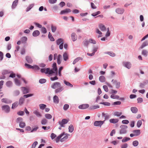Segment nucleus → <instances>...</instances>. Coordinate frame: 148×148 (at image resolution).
<instances>
[{
    "label": "nucleus",
    "instance_id": "4c0bfd02",
    "mask_svg": "<svg viewBox=\"0 0 148 148\" xmlns=\"http://www.w3.org/2000/svg\"><path fill=\"white\" fill-rule=\"evenodd\" d=\"M25 66L27 68L34 69V66H32L31 65L28 64L27 63L25 64Z\"/></svg>",
    "mask_w": 148,
    "mask_h": 148
},
{
    "label": "nucleus",
    "instance_id": "bb28decb",
    "mask_svg": "<svg viewBox=\"0 0 148 148\" xmlns=\"http://www.w3.org/2000/svg\"><path fill=\"white\" fill-rule=\"evenodd\" d=\"M18 0H15L13 3L12 8L13 9L15 8L18 3Z\"/></svg>",
    "mask_w": 148,
    "mask_h": 148
},
{
    "label": "nucleus",
    "instance_id": "774afa93",
    "mask_svg": "<svg viewBox=\"0 0 148 148\" xmlns=\"http://www.w3.org/2000/svg\"><path fill=\"white\" fill-rule=\"evenodd\" d=\"M25 49L24 48H22L21 50V54H24L25 53Z\"/></svg>",
    "mask_w": 148,
    "mask_h": 148
},
{
    "label": "nucleus",
    "instance_id": "c85d7f7f",
    "mask_svg": "<svg viewBox=\"0 0 148 148\" xmlns=\"http://www.w3.org/2000/svg\"><path fill=\"white\" fill-rule=\"evenodd\" d=\"M122 114V112H116L114 113V115L118 117L120 116Z\"/></svg>",
    "mask_w": 148,
    "mask_h": 148
},
{
    "label": "nucleus",
    "instance_id": "13d9d810",
    "mask_svg": "<svg viewBox=\"0 0 148 148\" xmlns=\"http://www.w3.org/2000/svg\"><path fill=\"white\" fill-rule=\"evenodd\" d=\"M33 94H29L26 95H23V97L25 98H27L33 96Z\"/></svg>",
    "mask_w": 148,
    "mask_h": 148
},
{
    "label": "nucleus",
    "instance_id": "de8ad7c7",
    "mask_svg": "<svg viewBox=\"0 0 148 148\" xmlns=\"http://www.w3.org/2000/svg\"><path fill=\"white\" fill-rule=\"evenodd\" d=\"M47 123V120L45 119H43L41 121V123L42 125H45Z\"/></svg>",
    "mask_w": 148,
    "mask_h": 148
},
{
    "label": "nucleus",
    "instance_id": "39448f33",
    "mask_svg": "<svg viewBox=\"0 0 148 148\" xmlns=\"http://www.w3.org/2000/svg\"><path fill=\"white\" fill-rule=\"evenodd\" d=\"M105 120L103 121H96L94 123V125L95 126L101 127L104 123Z\"/></svg>",
    "mask_w": 148,
    "mask_h": 148
},
{
    "label": "nucleus",
    "instance_id": "69168bd1",
    "mask_svg": "<svg viewBox=\"0 0 148 148\" xmlns=\"http://www.w3.org/2000/svg\"><path fill=\"white\" fill-rule=\"evenodd\" d=\"M128 146V145L127 143L123 144L121 145V148H127Z\"/></svg>",
    "mask_w": 148,
    "mask_h": 148
},
{
    "label": "nucleus",
    "instance_id": "338daca9",
    "mask_svg": "<svg viewBox=\"0 0 148 148\" xmlns=\"http://www.w3.org/2000/svg\"><path fill=\"white\" fill-rule=\"evenodd\" d=\"M56 135L53 133H52L51 135V137L52 140L54 139L56 137Z\"/></svg>",
    "mask_w": 148,
    "mask_h": 148
},
{
    "label": "nucleus",
    "instance_id": "4be33fe9",
    "mask_svg": "<svg viewBox=\"0 0 148 148\" xmlns=\"http://www.w3.org/2000/svg\"><path fill=\"white\" fill-rule=\"evenodd\" d=\"M63 90V87L60 86V87H58V88H57L55 90V92L56 93L60 92H61Z\"/></svg>",
    "mask_w": 148,
    "mask_h": 148
},
{
    "label": "nucleus",
    "instance_id": "c9c22d12",
    "mask_svg": "<svg viewBox=\"0 0 148 148\" xmlns=\"http://www.w3.org/2000/svg\"><path fill=\"white\" fill-rule=\"evenodd\" d=\"M39 106L40 108L42 110H43L44 109H45L46 106V105L43 104H41L39 105Z\"/></svg>",
    "mask_w": 148,
    "mask_h": 148
},
{
    "label": "nucleus",
    "instance_id": "49530a36",
    "mask_svg": "<svg viewBox=\"0 0 148 148\" xmlns=\"http://www.w3.org/2000/svg\"><path fill=\"white\" fill-rule=\"evenodd\" d=\"M15 81L16 84L18 86H19L20 85L21 83L20 81L16 78L15 79Z\"/></svg>",
    "mask_w": 148,
    "mask_h": 148
},
{
    "label": "nucleus",
    "instance_id": "412c9836",
    "mask_svg": "<svg viewBox=\"0 0 148 148\" xmlns=\"http://www.w3.org/2000/svg\"><path fill=\"white\" fill-rule=\"evenodd\" d=\"M26 60L28 63H32L33 62V60L29 56H26Z\"/></svg>",
    "mask_w": 148,
    "mask_h": 148
},
{
    "label": "nucleus",
    "instance_id": "7c9ffc66",
    "mask_svg": "<svg viewBox=\"0 0 148 148\" xmlns=\"http://www.w3.org/2000/svg\"><path fill=\"white\" fill-rule=\"evenodd\" d=\"M18 105V102L17 101H16L13 103L12 104V109H14L15 108H16Z\"/></svg>",
    "mask_w": 148,
    "mask_h": 148
},
{
    "label": "nucleus",
    "instance_id": "393cba45",
    "mask_svg": "<svg viewBox=\"0 0 148 148\" xmlns=\"http://www.w3.org/2000/svg\"><path fill=\"white\" fill-rule=\"evenodd\" d=\"M34 113L38 117H40L42 116V115L37 110H35L34 112Z\"/></svg>",
    "mask_w": 148,
    "mask_h": 148
},
{
    "label": "nucleus",
    "instance_id": "cd10ccee",
    "mask_svg": "<svg viewBox=\"0 0 148 148\" xmlns=\"http://www.w3.org/2000/svg\"><path fill=\"white\" fill-rule=\"evenodd\" d=\"M99 81L101 82H104L106 81V79L103 76H101L99 77Z\"/></svg>",
    "mask_w": 148,
    "mask_h": 148
},
{
    "label": "nucleus",
    "instance_id": "58836bf2",
    "mask_svg": "<svg viewBox=\"0 0 148 148\" xmlns=\"http://www.w3.org/2000/svg\"><path fill=\"white\" fill-rule=\"evenodd\" d=\"M106 53L112 57H114L115 56V54L112 52H107Z\"/></svg>",
    "mask_w": 148,
    "mask_h": 148
},
{
    "label": "nucleus",
    "instance_id": "72a5a7b5",
    "mask_svg": "<svg viewBox=\"0 0 148 148\" xmlns=\"http://www.w3.org/2000/svg\"><path fill=\"white\" fill-rule=\"evenodd\" d=\"M111 98L113 99H118L119 98V96L118 95L112 94L110 96Z\"/></svg>",
    "mask_w": 148,
    "mask_h": 148
},
{
    "label": "nucleus",
    "instance_id": "9b49d317",
    "mask_svg": "<svg viewBox=\"0 0 148 148\" xmlns=\"http://www.w3.org/2000/svg\"><path fill=\"white\" fill-rule=\"evenodd\" d=\"M123 64L128 69H130L131 66V63L128 62H123Z\"/></svg>",
    "mask_w": 148,
    "mask_h": 148
},
{
    "label": "nucleus",
    "instance_id": "f3484780",
    "mask_svg": "<svg viewBox=\"0 0 148 148\" xmlns=\"http://www.w3.org/2000/svg\"><path fill=\"white\" fill-rule=\"evenodd\" d=\"M21 89L23 94H25L29 92V89L25 87H22Z\"/></svg>",
    "mask_w": 148,
    "mask_h": 148
},
{
    "label": "nucleus",
    "instance_id": "a18cd8bd",
    "mask_svg": "<svg viewBox=\"0 0 148 148\" xmlns=\"http://www.w3.org/2000/svg\"><path fill=\"white\" fill-rule=\"evenodd\" d=\"M45 116L46 118L48 119H50L52 117L51 115L49 114H46L45 115Z\"/></svg>",
    "mask_w": 148,
    "mask_h": 148
},
{
    "label": "nucleus",
    "instance_id": "4d7b16f0",
    "mask_svg": "<svg viewBox=\"0 0 148 148\" xmlns=\"http://www.w3.org/2000/svg\"><path fill=\"white\" fill-rule=\"evenodd\" d=\"M33 6V4L30 5L27 8L26 11L28 12L29 11Z\"/></svg>",
    "mask_w": 148,
    "mask_h": 148
},
{
    "label": "nucleus",
    "instance_id": "b1692460",
    "mask_svg": "<svg viewBox=\"0 0 148 148\" xmlns=\"http://www.w3.org/2000/svg\"><path fill=\"white\" fill-rule=\"evenodd\" d=\"M133 132L134 133L135 136H138L140 134V131L139 130H134Z\"/></svg>",
    "mask_w": 148,
    "mask_h": 148
},
{
    "label": "nucleus",
    "instance_id": "6ab92c4d",
    "mask_svg": "<svg viewBox=\"0 0 148 148\" xmlns=\"http://www.w3.org/2000/svg\"><path fill=\"white\" fill-rule=\"evenodd\" d=\"M109 121L110 123L115 124L118 122L119 120L117 119H110Z\"/></svg>",
    "mask_w": 148,
    "mask_h": 148
},
{
    "label": "nucleus",
    "instance_id": "2eb2a0df",
    "mask_svg": "<svg viewBox=\"0 0 148 148\" xmlns=\"http://www.w3.org/2000/svg\"><path fill=\"white\" fill-rule=\"evenodd\" d=\"M53 99L54 102L56 103H58L59 102V99L56 95H55L53 97Z\"/></svg>",
    "mask_w": 148,
    "mask_h": 148
},
{
    "label": "nucleus",
    "instance_id": "052dcab7",
    "mask_svg": "<svg viewBox=\"0 0 148 148\" xmlns=\"http://www.w3.org/2000/svg\"><path fill=\"white\" fill-rule=\"evenodd\" d=\"M6 84L7 86L10 87L12 86V83L11 81H9L6 82Z\"/></svg>",
    "mask_w": 148,
    "mask_h": 148
},
{
    "label": "nucleus",
    "instance_id": "f704fd0d",
    "mask_svg": "<svg viewBox=\"0 0 148 148\" xmlns=\"http://www.w3.org/2000/svg\"><path fill=\"white\" fill-rule=\"evenodd\" d=\"M69 132H72L74 130V127L73 125H71L69 127Z\"/></svg>",
    "mask_w": 148,
    "mask_h": 148
},
{
    "label": "nucleus",
    "instance_id": "680f3d73",
    "mask_svg": "<svg viewBox=\"0 0 148 148\" xmlns=\"http://www.w3.org/2000/svg\"><path fill=\"white\" fill-rule=\"evenodd\" d=\"M142 124V121L140 120H139L138 121L137 123V126L138 127H139L141 126Z\"/></svg>",
    "mask_w": 148,
    "mask_h": 148
},
{
    "label": "nucleus",
    "instance_id": "c756f323",
    "mask_svg": "<svg viewBox=\"0 0 148 148\" xmlns=\"http://www.w3.org/2000/svg\"><path fill=\"white\" fill-rule=\"evenodd\" d=\"M64 83L67 86H69L70 87H73V85L72 84L65 80H64Z\"/></svg>",
    "mask_w": 148,
    "mask_h": 148
},
{
    "label": "nucleus",
    "instance_id": "09e8293b",
    "mask_svg": "<svg viewBox=\"0 0 148 148\" xmlns=\"http://www.w3.org/2000/svg\"><path fill=\"white\" fill-rule=\"evenodd\" d=\"M147 53L148 52L147 50H144L142 51V55L146 57L147 55Z\"/></svg>",
    "mask_w": 148,
    "mask_h": 148
},
{
    "label": "nucleus",
    "instance_id": "423d86ee",
    "mask_svg": "<svg viewBox=\"0 0 148 148\" xmlns=\"http://www.w3.org/2000/svg\"><path fill=\"white\" fill-rule=\"evenodd\" d=\"M61 84L60 83L57 82L53 83L51 86V87L53 89H56L60 87Z\"/></svg>",
    "mask_w": 148,
    "mask_h": 148
},
{
    "label": "nucleus",
    "instance_id": "4468645a",
    "mask_svg": "<svg viewBox=\"0 0 148 148\" xmlns=\"http://www.w3.org/2000/svg\"><path fill=\"white\" fill-rule=\"evenodd\" d=\"M1 101L3 102H4L6 103H11L12 101L6 98H3L1 100Z\"/></svg>",
    "mask_w": 148,
    "mask_h": 148
},
{
    "label": "nucleus",
    "instance_id": "a878e982",
    "mask_svg": "<svg viewBox=\"0 0 148 148\" xmlns=\"http://www.w3.org/2000/svg\"><path fill=\"white\" fill-rule=\"evenodd\" d=\"M40 33L39 31L38 30H37L34 31L33 32L32 34V35L33 36H37L39 35Z\"/></svg>",
    "mask_w": 148,
    "mask_h": 148
},
{
    "label": "nucleus",
    "instance_id": "603ef678",
    "mask_svg": "<svg viewBox=\"0 0 148 148\" xmlns=\"http://www.w3.org/2000/svg\"><path fill=\"white\" fill-rule=\"evenodd\" d=\"M96 32L97 33L100 35L99 36H98V38L102 36L101 35L102 34V32L98 29H96Z\"/></svg>",
    "mask_w": 148,
    "mask_h": 148
},
{
    "label": "nucleus",
    "instance_id": "e433bc0d",
    "mask_svg": "<svg viewBox=\"0 0 148 148\" xmlns=\"http://www.w3.org/2000/svg\"><path fill=\"white\" fill-rule=\"evenodd\" d=\"M27 40V38L26 37H23L22 38L21 42L23 43H25Z\"/></svg>",
    "mask_w": 148,
    "mask_h": 148
},
{
    "label": "nucleus",
    "instance_id": "dca6fc26",
    "mask_svg": "<svg viewBox=\"0 0 148 148\" xmlns=\"http://www.w3.org/2000/svg\"><path fill=\"white\" fill-rule=\"evenodd\" d=\"M99 27L100 29L102 31H104L106 30V28L105 26L102 24H100L99 25Z\"/></svg>",
    "mask_w": 148,
    "mask_h": 148
},
{
    "label": "nucleus",
    "instance_id": "f03ea898",
    "mask_svg": "<svg viewBox=\"0 0 148 148\" xmlns=\"http://www.w3.org/2000/svg\"><path fill=\"white\" fill-rule=\"evenodd\" d=\"M69 136L70 134L66 133L65 134L64 132H63L56 138V141L57 143L60 140L63 142L66 141Z\"/></svg>",
    "mask_w": 148,
    "mask_h": 148
},
{
    "label": "nucleus",
    "instance_id": "ea45409f",
    "mask_svg": "<svg viewBox=\"0 0 148 148\" xmlns=\"http://www.w3.org/2000/svg\"><path fill=\"white\" fill-rule=\"evenodd\" d=\"M51 28L52 31L53 32H54L56 31L57 27L55 26H53V25H51Z\"/></svg>",
    "mask_w": 148,
    "mask_h": 148
},
{
    "label": "nucleus",
    "instance_id": "20e7f679",
    "mask_svg": "<svg viewBox=\"0 0 148 148\" xmlns=\"http://www.w3.org/2000/svg\"><path fill=\"white\" fill-rule=\"evenodd\" d=\"M56 43L58 45H60L59 49H62L63 48V44L64 43L63 40L62 38H59L56 41Z\"/></svg>",
    "mask_w": 148,
    "mask_h": 148
},
{
    "label": "nucleus",
    "instance_id": "473e14b6",
    "mask_svg": "<svg viewBox=\"0 0 148 148\" xmlns=\"http://www.w3.org/2000/svg\"><path fill=\"white\" fill-rule=\"evenodd\" d=\"M25 101V99L23 97H21L19 101V104L20 105H21Z\"/></svg>",
    "mask_w": 148,
    "mask_h": 148
},
{
    "label": "nucleus",
    "instance_id": "aec40b11",
    "mask_svg": "<svg viewBox=\"0 0 148 148\" xmlns=\"http://www.w3.org/2000/svg\"><path fill=\"white\" fill-rule=\"evenodd\" d=\"M63 59L64 61L67 60L69 59V56L68 53H64L63 54Z\"/></svg>",
    "mask_w": 148,
    "mask_h": 148
},
{
    "label": "nucleus",
    "instance_id": "c03bdc74",
    "mask_svg": "<svg viewBox=\"0 0 148 148\" xmlns=\"http://www.w3.org/2000/svg\"><path fill=\"white\" fill-rule=\"evenodd\" d=\"M99 108V106L98 105L92 106H90V109L91 110L95 109L97 108Z\"/></svg>",
    "mask_w": 148,
    "mask_h": 148
},
{
    "label": "nucleus",
    "instance_id": "bf43d9fd",
    "mask_svg": "<svg viewBox=\"0 0 148 148\" xmlns=\"http://www.w3.org/2000/svg\"><path fill=\"white\" fill-rule=\"evenodd\" d=\"M100 103L103 104L105 106H110V103L108 102H102Z\"/></svg>",
    "mask_w": 148,
    "mask_h": 148
},
{
    "label": "nucleus",
    "instance_id": "9d476101",
    "mask_svg": "<svg viewBox=\"0 0 148 148\" xmlns=\"http://www.w3.org/2000/svg\"><path fill=\"white\" fill-rule=\"evenodd\" d=\"M71 10L69 9H66L64 10H62L60 13V14H64L69 12H71Z\"/></svg>",
    "mask_w": 148,
    "mask_h": 148
},
{
    "label": "nucleus",
    "instance_id": "2f4dec72",
    "mask_svg": "<svg viewBox=\"0 0 148 148\" xmlns=\"http://www.w3.org/2000/svg\"><path fill=\"white\" fill-rule=\"evenodd\" d=\"M102 115L105 118V121L106 120L108 119L110 117V115L108 114H107L102 113Z\"/></svg>",
    "mask_w": 148,
    "mask_h": 148
},
{
    "label": "nucleus",
    "instance_id": "a19ab883",
    "mask_svg": "<svg viewBox=\"0 0 148 148\" xmlns=\"http://www.w3.org/2000/svg\"><path fill=\"white\" fill-rule=\"evenodd\" d=\"M10 73V72L8 70H4L2 72V74L3 75L8 74Z\"/></svg>",
    "mask_w": 148,
    "mask_h": 148
},
{
    "label": "nucleus",
    "instance_id": "e2e57ef3",
    "mask_svg": "<svg viewBox=\"0 0 148 148\" xmlns=\"http://www.w3.org/2000/svg\"><path fill=\"white\" fill-rule=\"evenodd\" d=\"M41 30L42 32L44 34H45L47 32V30L45 27H42Z\"/></svg>",
    "mask_w": 148,
    "mask_h": 148
},
{
    "label": "nucleus",
    "instance_id": "864d4df0",
    "mask_svg": "<svg viewBox=\"0 0 148 148\" xmlns=\"http://www.w3.org/2000/svg\"><path fill=\"white\" fill-rule=\"evenodd\" d=\"M23 119L21 117H19L16 120V122L17 123H20V122L22 121Z\"/></svg>",
    "mask_w": 148,
    "mask_h": 148
},
{
    "label": "nucleus",
    "instance_id": "3c124183",
    "mask_svg": "<svg viewBox=\"0 0 148 148\" xmlns=\"http://www.w3.org/2000/svg\"><path fill=\"white\" fill-rule=\"evenodd\" d=\"M130 138L125 137L122 140V141L123 142H124L130 140Z\"/></svg>",
    "mask_w": 148,
    "mask_h": 148
},
{
    "label": "nucleus",
    "instance_id": "f257e3e1",
    "mask_svg": "<svg viewBox=\"0 0 148 148\" xmlns=\"http://www.w3.org/2000/svg\"><path fill=\"white\" fill-rule=\"evenodd\" d=\"M57 68L56 66V63H54L53 65V69H51L49 68L47 69L43 68L41 69L40 70V71L42 73H45L46 74L51 75L52 74L55 73L56 72L55 77H51L50 79L51 81H54L58 79V78L57 77V75H58V73L57 71Z\"/></svg>",
    "mask_w": 148,
    "mask_h": 148
},
{
    "label": "nucleus",
    "instance_id": "6e6d98bb",
    "mask_svg": "<svg viewBox=\"0 0 148 148\" xmlns=\"http://www.w3.org/2000/svg\"><path fill=\"white\" fill-rule=\"evenodd\" d=\"M38 144V143L37 141H36L34 142L32 145V148H35L36 146Z\"/></svg>",
    "mask_w": 148,
    "mask_h": 148
},
{
    "label": "nucleus",
    "instance_id": "37998d69",
    "mask_svg": "<svg viewBox=\"0 0 148 148\" xmlns=\"http://www.w3.org/2000/svg\"><path fill=\"white\" fill-rule=\"evenodd\" d=\"M19 126L21 128H24L25 126V124L24 122L22 121L19 123Z\"/></svg>",
    "mask_w": 148,
    "mask_h": 148
},
{
    "label": "nucleus",
    "instance_id": "79ce46f5",
    "mask_svg": "<svg viewBox=\"0 0 148 148\" xmlns=\"http://www.w3.org/2000/svg\"><path fill=\"white\" fill-rule=\"evenodd\" d=\"M148 45V42L147 41L145 42H143L142 45H141L140 48L142 49L145 46H147Z\"/></svg>",
    "mask_w": 148,
    "mask_h": 148
},
{
    "label": "nucleus",
    "instance_id": "0eeeda50",
    "mask_svg": "<svg viewBox=\"0 0 148 148\" xmlns=\"http://www.w3.org/2000/svg\"><path fill=\"white\" fill-rule=\"evenodd\" d=\"M2 110L6 113L9 112L10 110V107L8 105H5L2 106Z\"/></svg>",
    "mask_w": 148,
    "mask_h": 148
},
{
    "label": "nucleus",
    "instance_id": "0e129e2a",
    "mask_svg": "<svg viewBox=\"0 0 148 148\" xmlns=\"http://www.w3.org/2000/svg\"><path fill=\"white\" fill-rule=\"evenodd\" d=\"M138 144V142L137 140L134 141L133 142V145L134 146H137Z\"/></svg>",
    "mask_w": 148,
    "mask_h": 148
},
{
    "label": "nucleus",
    "instance_id": "8fccbe9b",
    "mask_svg": "<svg viewBox=\"0 0 148 148\" xmlns=\"http://www.w3.org/2000/svg\"><path fill=\"white\" fill-rule=\"evenodd\" d=\"M69 107V105L67 104H65L63 106V109L64 110H67Z\"/></svg>",
    "mask_w": 148,
    "mask_h": 148
},
{
    "label": "nucleus",
    "instance_id": "5701e85b",
    "mask_svg": "<svg viewBox=\"0 0 148 148\" xmlns=\"http://www.w3.org/2000/svg\"><path fill=\"white\" fill-rule=\"evenodd\" d=\"M131 110L132 112L134 113H136L138 111V110L137 108L136 107H132L131 108Z\"/></svg>",
    "mask_w": 148,
    "mask_h": 148
},
{
    "label": "nucleus",
    "instance_id": "5fc2aeb1",
    "mask_svg": "<svg viewBox=\"0 0 148 148\" xmlns=\"http://www.w3.org/2000/svg\"><path fill=\"white\" fill-rule=\"evenodd\" d=\"M46 79H41L39 80V82L41 84L44 83L46 82Z\"/></svg>",
    "mask_w": 148,
    "mask_h": 148
},
{
    "label": "nucleus",
    "instance_id": "1a4fd4ad",
    "mask_svg": "<svg viewBox=\"0 0 148 148\" xmlns=\"http://www.w3.org/2000/svg\"><path fill=\"white\" fill-rule=\"evenodd\" d=\"M68 122V121L65 119H63L61 121L59 122V124L60 125H61L62 127H64V125L67 123Z\"/></svg>",
    "mask_w": 148,
    "mask_h": 148
},
{
    "label": "nucleus",
    "instance_id": "a211bd4d",
    "mask_svg": "<svg viewBox=\"0 0 148 148\" xmlns=\"http://www.w3.org/2000/svg\"><path fill=\"white\" fill-rule=\"evenodd\" d=\"M62 59V56L60 55L59 54L57 57V62L58 64H60L61 62V60Z\"/></svg>",
    "mask_w": 148,
    "mask_h": 148
},
{
    "label": "nucleus",
    "instance_id": "6e6552de",
    "mask_svg": "<svg viewBox=\"0 0 148 148\" xmlns=\"http://www.w3.org/2000/svg\"><path fill=\"white\" fill-rule=\"evenodd\" d=\"M89 105L88 104H84L79 105L78 108L79 109H86L89 107Z\"/></svg>",
    "mask_w": 148,
    "mask_h": 148
},
{
    "label": "nucleus",
    "instance_id": "f8f14e48",
    "mask_svg": "<svg viewBox=\"0 0 148 148\" xmlns=\"http://www.w3.org/2000/svg\"><path fill=\"white\" fill-rule=\"evenodd\" d=\"M71 37L72 40L73 41L76 40L77 39V36L75 33H72L71 35Z\"/></svg>",
    "mask_w": 148,
    "mask_h": 148
},
{
    "label": "nucleus",
    "instance_id": "ddd939ff",
    "mask_svg": "<svg viewBox=\"0 0 148 148\" xmlns=\"http://www.w3.org/2000/svg\"><path fill=\"white\" fill-rule=\"evenodd\" d=\"M124 11V9L122 8H117L116 9V12L119 14H123Z\"/></svg>",
    "mask_w": 148,
    "mask_h": 148
},
{
    "label": "nucleus",
    "instance_id": "7ed1b4c3",
    "mask_svg": "<svg viewBox=\"0 0 148 148\" xmlns=\"http://www.w3.org/2000/svg\"><path fill=\"white\" fill-rule=\"evenodd\" d=\"M119 134H124L126 133L127 126L125 125H122L120 127Z\"/></svg>",
    "mask_w": 148,
    "mask_h": 148
}]
</instances>
